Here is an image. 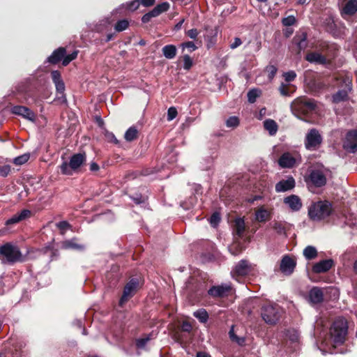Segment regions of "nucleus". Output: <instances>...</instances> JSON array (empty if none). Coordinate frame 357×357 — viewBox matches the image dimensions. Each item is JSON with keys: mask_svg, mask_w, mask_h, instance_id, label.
<instances>
[{"mask_svg": "<svg viewBox=\"0 0 357 357\" xmlns=\"http://www.w3.org/2000/svg\"><path fill=\"white\" fill-rule=\"evenodd\" d=\"M347 333V321L343 318L335 319L330 328L331 339L334 346L343 344L346 340Z\"/></svg>", "mask_w": 357, "mask_h": 357, "instance_id": "f257e3e1", "label": "nucleus"}, {"mask_svg": "<svg viewBox=\"0 0 357 357\" xmlns=\"http://www.w3.org/2000/svg\"><path fill=\"white\" fill-rule=\"evenodd\" d=\"M22 259V252L17 246L10 243L0 246V261L3 264H13Z\"/></svg>", "mask_w": 357, "mask_h": 357, "instance_id": "f03ea898", "label": "nucleus"}, {"mask_svg": "<svg viewBox=\"0 0 357 357\" xmlns=\"http://www.w3.org/2000/svg\"><path fill=\"white\" fill-rule=\"evenodd\" d=\"M332 206L328 201L312 203L308 208V215L314 221H320L330 215Z\"/></svg>", "mask_w": 357, "mask_h": 357, "instance_id": "7ed1b4c3", "label": "nucleus"}, {"mask_svg": "<svg viewBox=\"0 0 357 357\" xmlns=\"http://www.w3.org/2000/svg\"><path fill=\"white\" fill-rule=\"evenodd\" d=\"M86 158L84 153L74 154L71 156L69 162L64 161L60 165L61 172L65 175H72L84 163Z\"/></svg>", "mask_w": 357, "mask_h": 357, "instance_id": "20e7f679", "label": "nucleus"}, {"mask_svg": "<svg viewBox=\"0 0 357 357\" xmlns=\"http://www.w3.org/2000/svg\"><path fill=\"white\" fill-rule=\"evenodd\" d=\"M323 137L319 131L316 128H312L307 132L304 144L305 147L308 151H316L321 145Z\"/></svg>", "mask_w": 357, "mask_h": 357, "instance_id": "39448f33", "label": "nucleus"}, {"mask_svg": "<svg viewBox=\"0 0 357 357\" xmlns=\"http://www.w3.org/2000/svg\"><path fill=\"white\" fill-rule=\"evenodd\" d=\"M326 181V170L323 167L312 169L306 178L307 183L318 188L325 185Z\"/></svg>", "mask_w": 357, "mask_h": 357, "instance_id": "423d86ee", "label": "nucleus"}, {"mask_svg": "<svg viewBox=\"0 0 357 357\" xmlns=\"http://www.w3.org/2000/svg\"><path fill=\"white\" fill-rule=\"evenodd\" d=\"M261 317L268 324H275L280 319V310L277 305H266L261 308Z\"/></svg>", "mask_w": 357, "mask_h": 357, "instance_id": "0eeeda50", "label": "nucleus"}, {"mask_svg": "<svg viewBox=\"0 0 357 357\" xmlns=\"http://www.w3.org/2000/svg\"><path fill=\"white\" fill-rule=\"evenodd\" d=\"M335 291L333 288L312 287L308 292L307 300L312 305L320 304L324 301V294L328 291Z\"/></svg>", "mask_w": 357, "mask_h": 357, "instance_id": "6e6552de", "label": "nucleus"}, {"mask_svg": "<svg viewBox=\"0 0 357 357\" xmlns=\"http://www.w3.org/2000/svg\"><path fill=\"white\" fill-rule=\"evenodd\" d=\"M343 148L349 153L357 151V130H351L347 132L343 142Z\"/></svg>", "mask_w": 357, "mask_h": 357, "instance_id": "1a4fd4ad", "label": "nucleus"}, {"mask_svg": "<svg viewBox=\"0 0 357 357\" xmlns=\"http://www.w3.org/2000/svg\"><path fill=\"white\" fill-rule=\"evenodd\" d=\"M343 83L345 85L346 89L339 90L333 96V102L338 103L347 99L348 92L351 90V80L348 76H346L343 79Z\"/></svg>", "mask_w": 357, "mask_h": 357, "instance_id": "9d476101", "label": "nucleus"}, {"mask_svg": "<svg viewBox=\"0 0 357 357\" xmlns=\"http://www.w3.org/2000/svg\"><path fill=\"white\" fill-rule=\"evenodd\" d=\"M296 266V260L286 255L282 258L280 269L284 275H289L294 272Z\"/></svg>", "mask_w": 357, "mask_h": 357, "instance_id": "9b49d317", "label": "nucleus"}, {"mask_svg": "<svg viewBox=\"0 0 357 357\" xmlns=\"http://www.w3.org/2000/svg\"><path fill=\"white\" fill-rule=\"evenodd\" d=\"M11 112L13 114L21 116L24 119L31 122H34L36 121L35 113L26 107L15 105L11 108Z\"/></svg>", "mask_w": 357, "mask_h": 357, "instance_id": "f8f14e48", "label": "nucleus"}, {"mask_svg": "<svg viewBox=\"0 0 357 357\" xmlns=\"http://www.w3.org/2000/svg\"><path fill=\"white\" fill-rule=\"evenodd\" d=\"M251 265L245 259L241 260L231 271L233 278L247 275L251 271Z\"/></svg>", "mask_w": 357, "mask_h": 357, "instance_id": "ddd939ff", "label": "nucleus"}, {"mask_svg": "<svg viewBox=\"0 0 357 357\" xmlns=\"http://www.w3.org/2000/svg\"><path fill=\"white\" fill-rule=\"evenodd\" d=\"M138 285V281L137 279H132L127 283L124 287L123 295L120 298L119 305L122 306L127 301L129 297H131L133 294L134 291L136 289Z\"/></svg>", "mask_w": 357, "mask_h": 357, "instance_id": "4468645a", "label": "nucleus"}, {"mask_svg": "<svg viewBox=\"0 0 357 357\" xmlns=\"http://www.w3.org/2000/svg\"><path fill=\"white\" fill-rule=\"evenodd\" d=\"M230 290V284H222L211 287L208 291V294L213 298H222L226 296Z\"/></svg>", "mask_w": 357, "mask_h": 357, "instance_id": "2eb2a0df", "label": "nucleus"}, {"mask_svg": "<svg viewBox=\"0 0 357 357\" xmlns=\"http://www.w3.org/2000/svg\"><path fill=\"white\" fill-rule=\"evenodd\" d=\"M296 185L294 178L292 176H288L286 179L280 181L275 185V191L277 192H284L292 190Z\"/></svg>", "mask_w": 357, "mask_h": 357, "instance_id": "dca6fc26", "label": "nucleus"}, {"mask_svg": "<svg viewBox=\"0 0 357 357\" xmlns=\"http://www.w3.org/2000/svg\"><path fill=\"white\" fill-rule=\"evenodd\" d=\"M245 231V224L243 218H238L234 220L233 225L234 239L239 240L244 236Z\"/></svg>", "mask_w": 357, "mask_h": 357, "instance_id": "f3484780", "label": "nucleus"}, {"mask_svg": "<svg viewBox=\"0 0 357 357\" xmlns=\"http://www.w3.org/2000/svg\"><path fill=\"white\" fill-rule=\"evenodd\" d=\"M77 241L78 239L77 238L63 241L61 242L60 248L63 250L83 251L85 249L84 245L78 243Z\"/></svg>", "mask_w": 357, "mask_h": 357, "instance_id": "a211bd4d", "label": "nucleus"}, {"mask_svg": "<svg viewBox=\"0 0 357 357\" xmlns=\"http://www.w3.org/2000/svg\"><path fill=\"white\" fill-rule=\"evenodd\" d=\"M333 265V261L332 259H324L321 260L312 266V271L314 273H321L329 271Z\"/></svg>", "mask_w": 357, "mask_h": 357, "instance_id": "6ab92c4d", "label": "nucleus"}, {"mask_svg": "<svg viewBox=\"0 0 357 357\" xmlns=\"http://www.w3.org/2000/svg\"><path fill=\"white\" fill-rule=\"evenodd\" d=\"M296 162V158L289 152L283 153L278 160L279 165L283 168L293 167Z\"/></svg>", "mask_w": 357, "mask_h": 357, "instance_id": "aec40b11", "label": "nucleus"}, {"mask_svg": "<svg viewBox=\"0 0 357 357\" xmlns=\"http://www.w3.org/2000/svg\"><path fill=\"white\" fill-rule=\"evenodd\" d=\"M284 203L292 211H298L302 207V202L298 196L295 195H289L284 199Z\"/></svg>", "mask_w": 357, "mask_h": 357, "instance_id": "412c9836", "label": "nucleus"}, {"mask_svg": "<svg viewBox=\"0 0 357 357\" xmlns=\"http://www.w3.org/2000/svg\"><path fill=\"white\" fill-rule=\"evenodd\" d=\"M30 215H31V211L27 209H24V210L21 211L20 212L14 214L10 218L8 219L6 222V225H10L17 224V223L28 218L29 217H30Z\"/></svg>", "mask_w": 357, "mask_h": 357, "instance_id": "4be33fe9", "label": "nucleus"}, {"mask_svg": "<svg viewBox=\"0 0 357 357\" xmlns=\"http://www.w3.org/2000/svg\"><path fill=\"white\" fill-rule=\"evenodd\" d=\"M305 59L314 64L324 65L326 63V59L324 56L317 52H312L306 54Z\"/></svg>", "mask_w": 357, "mask_h": 357, "instance_id": "5701e85b", "label": "nucleus"}, {"mask_svg": "<svg viewBox=\"0 0 357 357\" xmlns=\"http://www.w3.org/2000/svg\"><path fill=\"white\" fill-rule=\"evenodd\" d=\"M357 11V0H349L343 7L341 14L345 16H351Z\"/></svg>", "mask_w": 357, "mask_h": 357, "instance_id": "b1692460", "label": "nucleus"}, {"mask_svg": "<svg viewBox=\"0 0 357 357\" xmlns=\"http://www.w3.org/2000/svg\"><path fill=\"white\" fill-rule=\"evenodd\" d=\"M271 218V211L267 210L264 206L259 207L255 211V219L259 222H264Z\"/></svg>", "mask_w": 357, "mask_h": 357, "instance_id": "393cba45", "label": "nucleus"}, {"mask_svg": "<svg viewBox=\"0 0 357 357\" xmlns=\"http://www.w3.org/2000/svg\"><path fill=\"white\" fill-rule=\"evenodd\" d=\"M66 54V49L64 47H59L55 50L52 54L47 57V60L49 63L56 64L61 60Z\"/></svg>", "mask_w": 357, "mask_h": 357, "instance_id": "a878e982", "label": "nucleus"}, {"mask_svg": "<svg viewBox=\"0 0 357 357\" xmlns=\"http://www.w3.org/2000/svg\"><path fill=\"white\" fill-rule=\"evenodd\" d=\"M272 228L278 235L284 237L287 236V222L282 221H275L272 223Z\"/></svg>", "mask_w": 357, "mask_h": 357, "instance_id": "bb28decb", "label": "nucleus"}, {"mask_svg": "<svg viewBox=\"0 0 357 357\" xmlns=\"http://www.w3.org/2000/svg\"><path fill=\"white\" fill-rule=\"evenodd\" d=\"M264 127L271 136L275 135L278 130V126L277 123L271 119H266L264 121Z\"/></svg>", "mask_w": 357, "mask_h": 357, "instance_id": "cd10ccee", "label": "nucleus"}, {"mask_svg": "<svg viewBox=\"0 0 357 357\" xmlns=\"http://www.w3.org/2000/svg\"><path fill=\"white\" fill-rule=\"evenodd\" d=\"M303 256L307 260L315 259L318 255L317 250L312 245H307L303 251Z\"/></svg>", "mask_w": 357, "mask_h": 357, "instance_id": "c85d7f7f", "label": "nucleus"}, {"mask_svg": "<svg viewBox=\"0 0 357 357\" xmlns=\"http://www.w3.org/2000/svg\"><path fill=\"white\" fill-rule=\"evenodd\" d=\"M162 54L168 59H174L176 54V47L174 45H167L162 47Z\"/></svg>", "mask_w": 357, "mask_h": 357, "instance_id": "c756f323", "label": "nucleus"}, {"mask_svg": "<svg viewBox=\"0 0 357 357\" xmlns=\"http://www.w3.org/2000/svg\"><path fill=\"white\" fill-rule=\"evenodd\" d=\"M234 243L229 247V250L232 255H238L244 249L243 245L238 240L234 239Z\"/></svg>", "mask_w": 357, "mask_h": 357, "instance_id": "7c9ffc66", "label": "nucleus"}, {"mask_svg": "<svg viewBox=\"0 0 357 357\" xmlns=\"http://www.w3.org/2000/svg\"><path fill=\"white\" fill-rule=\"evenodd\" d=\"M54 84L56 86L58 98L61 99L63 102H66L67 100H66V96L64 94V91H65L64 82L62 80V81L58 82L56 83H54Z\"/></svg>", "mask_w": 357, "mask_h": 357, "instance_id": "2f4dec72", "label": "nucleus"}, {"mask_svg": "<svg viewBox=\"0 0 357 357\" xmlns=\"http://www.w3.org/2000/svg\"><path fill=\"white\" fill-rule=\"evenodd\" d=\"M193 315L196 317L201 323H206L208 319V312L205 309L201 308L194 312Z\"/></svg>", "mask_w": 357, "mask_h": 357, "instance_id": "473e14b6", "label": "nucleus"}, {"mask_svg": "<svg viewBox=\"0 0 357 357\" xmlns=\"http://www.w3.org/2000/svg\"><path fill=\"white\" fill-rule=\"evenodd\" d=\"M295 103H298L300 105V108L301 109L303 107H305L307 110L312 111L316 107L315 102L314 100H301L294 102Z\"/></svg>", "mask_w": 357, "mask_h": 357, "instance_id": "72a5a7b5", "label": "nucleus"}, {"mask_svg": "<svg viewBox=\"0 0 357 357\" xmlns=\"http://www.w3.org/2000/svg\"><path fill=\"white\" fill-rule=\"evenodd\" d=\"M294 42L296 43L299 50H304L307 46V34L303 33L301 36L294 38Z\"/></svg>", "mask_w": 357, "mask_h": 357, "instance_id": "f704fd0d", "label": "nucleus"}, {"mask_svg": "<svg viewBox=\"0 0 357 357\" xmlns=\"http://www.w3.org/2000/svg\"><path fill=\"white\" fill-rule=\"evenodd\" d=\"M138 131L135 127L129 128L125 133V139L128 142H131L137 138Z\"/></svg>", "mask_w": 357, "mask_h": 357, "instance_id": "c9c22d12", "label": "nucleus"}, {"mask_svg": "<svg viewBox=\"0 0 357 357\" xmlns=\"http://www.w3.org/2000/svg\"><path fill=\"white\" fill-rule=\"evenodd\" d=\"M56 226L59 229L60 234L63 236H64L66 231L71 228V225L65 220L56 223Z\"/></svg>", "mask_w": 357, "mask_h": 357, "instance_id": "e433bc0d", "label": "nucleus"}, {"mask_svg": "<svg viewBox=\"0 0 357 357\" xmlns=\"http://www.w3.org/2000/svg\"><path fill=\"white\" fill-rule=\"evenodd\" d=\"M261 91L257 89H251L248 93V100L250 103H254L256 99L260 96Z\"/></svg>", "mask_w": 357, "mask_h": 357, "instance_id": "4c0bfd02", "label": "nucleus"}, {"mask_svg": "<svg viewBox=\"0 0 357 357\" xmlns=\"http://www.w3.org/2000/svg\"><path fill=\"white\" fill-rule=\"evenodd\" d=\"M229 335L230 339L232 341L236 342L238 344H239V345L243 344V343L245 342V339L243 337H239L235 334L234 330V326H232L231 328V329L229 330Z\"/></svg>", "mask_w": 357, "mask_h": 357, "instance_id": "58836bf2", "label": "nucleus"}, {"mask_svg": "<svg viewBox=\"0 0 357 357\" xmlns=\"http://www.w3.org/2000/svg\"><path fill=\"white\" fill-rule=\"evenodd\" d=\"M239 125V119L237 116L229 117L226 121V126L228 128H235Z\"/></svg>", "mask_w": 357, "mask_h": 357, "instance_id": "ea45409f", "label": "nucleus"}, {"mask_svg": "<svg viewBox=\"0 0 357 357\" xmlns=\"http://www.w3.org/2000/svg\"><path fill=\"white\" fill-rule=\"evenodd\" d=\"M286 336L291 342H297L298 340L299 334L297 331L294 329H289L286 331Z\"/></svg>", "mask_w": 357, "mask_h": 357, "instance_id": "a19ab883", "label": "nucleus"}, {"mask_svg": "<svg viewBox=\"0 0 357 357\" xmlns=\"http://www.w3.org/2000/svg\"><path fill=\"white\" fill-rule=\"evenodd\" d=\"M129 25V22L126 20H119L115 24L114 29L116 31H123L126 30Z\"/></svg>", "mask_w": 357, "mask_h": 357, "instance_id": "79ce46f5", "label": "nucleus"}, {"mask_svg": "<svg viewBox=\"0 0 357 357\" xmlns=\"http://www.w3.org/2000/svg\"><path fill=\"white\" fill-rule=\"evenodd\" d=\"M77 53V51H74L70 54H65L64 56L62 58V64L64 66H67L68 63H70V61L76 59Z\"/></svg>", "mask_w": 357, "mask_h": 357, "instance_id": "37998d69", "label": "nucleus"}, {"mask_svg": "<svg viewBox=\"0 0 357 357\" xmlns=\"http://www.w3.org/2000/svg\"><path fill=\"white\" fill-rule=\"evenodd\" d=\"M29 157H30L29 154L26 153V154L22 155L20 156L16 157L14 159L13 162L15 165H23L29 160Z\"/></svg>", "mask_w": 357, "mask_h": 357, "instance_id": "c03bdc74", "label": "nucleus"}, {"mask_svg": "<svg viewBox=\"0 0 357 357\" xmlns=\"http://www.w3.org/2000/svg\"><path fill=\"white\" fill-rule=\"evenodd\" d=\"M296 22V18L294 15H289L286 17H284L282 20V23L285 26H289L294 24Z\"/></svg>", "mask_w": 357, "mask_h": 357, "instance_id": "a18cd8bd", "label": "nucleus"}, {"mask_svg": "<svg viewBox=\"0 0 357 357\" xmlns=\"http://www.w3.org/2000/svg\"><path fill=\"white\" fill-rule=\"evenodd\" d=\"M192 60L189 55L185 54L183 56V68L185 70H190L192 66Z\"/></svg>", "mask_w": 357, "mask_h": 357, "instance_id": "49530a36", "label": "nucleus"}, {"mask_svg": "<svg viewBox=\"0 0 357 357\" xmlns=\"http://www.w3.org/2000/svg\"><path fill=\"white\" fill-rule=\"evenodd\" d=\"M178 114L177 110L174 107H171L167 110V119L168 121H171L174 119Z\"/></svg>", "mask_w": 357, "mask_h": 357, "instance_id": "de8ad7c7", "label": "nucleus"}, {"mask_svg": "<svg viewBox=\"0 0 357 357\" xmlns=\"http://www.w3.org/2000/svg\"><path fill=\"white\" fill-rule=\"evenodd\" d=\"M139 5H140L139 0H133V1L126 3V9L131 10V11H134L139 8Z\"/></svg>", "mask_w": 357, "mask_h": 357, "instance_id": "09e8293b", "label": "nucleus"}, {"mask_svg": "<svg viewBox=\"0 0 357 357\" xmlns=\"http://www.w3.org/2000/svg\"><path fill=\"white\" fill-rule=\"evenodd\" d=\"M266 70L268 73V78L272 79L275 77L278 68L273 65H269L266 67Z\"/></svg>", "mask_w": 357, "mask_h": 357, "instance_id": "8fccbe9b", "label": "nucleus"}, {"mask_svg": "<svg viewBox=\"0 0 357 357\" xmlns=\"http://www.w3.org/2000/svg\"><path fill=\"white\" fill-rule=\"evenodd\" d=\"M283 77L287 82H290L296 77V73L294 70L284 73Z\"/></svg>", "mask_w": 357, "mask_h": 357, "instance_id": "3c124183", "label": "nucleus"}, {"mask_svg": "<svg viewBox=\"0 0 357 357\" xmlns=\"http://www.w3.org/2000/svg\"><path fill=\"white\" fill-rule=\"evenodd\" d=\"M220 220V216L218 213H214L210 218V222L213 227H215L218 225Z\"/></svg>", "mask_w": 357, "mask_h": 357, "instance_id": "603ef678", "label": "nucleus"}, {"mask_svg": "<svg viewBox=\"0 0 357 357\" xmlns=\"http://www.w3.org/2000/svg\"><path fill=\"white\" fill-rule=\"evenodd\" d=\"M181 47L183 49H185V48L188 49L190 52H193L197 49V46L195 45V43L192 41H188V42L183 43L181 45Z\"/></svg>", "mask_w": 357, "mask_h": 357, "instance_id": "864d4df0", "label": "nucleus"}, {"mask_svg": "<svg viewBox=\"0 0 357 357\" xmlns=\"http://www.w3.org/2000/svg\"><path fill=\"white\" fill-rule=\"evenodd\" d=\"M279 91L281 93V95L284 96H289L291 94L290 92L289 91L287 84H285L284 83H282L281 85L280 86Z\"/></svg>", "mask_w": 357, "mask_h": 357, "instance_id": "5fc2aeb1", "label": "nucleus"}, {"mask_svg": "<svg viewBox=\"0 0 357 357\" xmlns=\"http://www.w3.org/2000/svg\"><path fill=\"white\" fill-rule=\"evenodd\" d=\"M155 8L160 11V13L168 10L169 8V3L168 2H162L158 4Z\"/></svg>", "mask_w": 357, "mask_h": 357, "instance_id": "6e6d98bb", "label": "nucleus"}, {"mask_svg": "<svg viewBox=\"0 0 357 357\" xmlns=\"http://www.w3.org/2000/svg\"><path fill=\"white\" fill-rule=\"evenodd\" d=\"M10 172V167L8 165L0 166V176L6 177Z\"/></svg>", "mask_w": 357, "mask_h": 357, "instance_id": "4d7b16f0", "label": "nucleus"}, {"mask_svg": "<svg viewBox=\"0 0 357 357\" xmlns=\"http://www.w3.org/2000/svg\"><path fill=\"white\" fill-rule=\"evenodd\" d=\"M150 340L149 337L141 338L137 340L136 345L138 348L142 349L145 347L146 343Z\"/></svg>", "mask_w": 357, "mask_h": 357, "instance_id": "13d9d810", "label": "nucleus"}, {"mask_svg": "<svg viewBox=\"0 0 357 357\" xmlns=\"http://www.w3.org/2000/svg\"><path fill=\"white\" fill-rule=\"evenodd\" d=\"M52 81L54 83L62 81L61 74L58 70H54L51 73Z\"/></svg>", "mask_w": 357, "mask_h": 357, "instance_id": "bf43d9fd", "label": "nucleus"}, {"mask_svg": "<svg viewBox=\"0 0 357 357\" xmlns=\"http://www.w3.org/2000/svg\"><path fill=\"white\" fill-rule=\"evenodd\" d=\"M199 33V32L198 31V30L197 29H192L188 30L186 32V34L190 38L196 39Z\"/></svg>", "mask_w": 357, "mask_h": 357, "instance_id": "052dcab7", "label": "nucleus"}, {"mask_svg": "<svg viewBox=\"0 0 357 357\" xmlns=\"http://www.w3.org/2000/svg\"><path fill=\"white\" fill-rule=\"evenodd\" d=\"M242 44V40L240 38H235L234 41L230 43L229 47L231 50L238 47Z\"/></svg>", "mask_w": 357, "mask_h": 357, "instance_id": "680f3d73", "label": "nucleus"}, {"mask_svg": "<svg viewBox=\"0 0 357 357\" xmlns=\"http://www.w3.org/2000/svg\"><path fill=\"white\" fill-rule=\"evenodd\" d=\"M181 328L185 332H190L192 330V326L188 321H184L182 324Z\"/></svg>", "mask_w": 357, "mask_h": 357, "instance_id": "e2e57ef3", "label": "nucleus"}, {"mask_svg": "<svg viewBox=\"0 0 357 357\" xmlns=\"http://www.w3.org/2000/svg\"><path fill=\"white\" fill-rule=\"evenodd\" d=\"M106 137L109 141L112 142L114 144H118L119 142L113 133L108 132L107 133Z\"/></svg>", "mask_w": 357, "mask_h": 357, "instance_id": "0e129e2a", "label": "nucleus"}, {"mask_svg": "<svg viewBox=\"0 0 357 357\" xmlns=\"http://www.w3.org/2000/svg\"><path fill=\"white\" fill-rule=\"evenodd\" d=\"M155 0H141L140 3L145 7L153 6Z\"/></svg>", "mask_w": 357, "mask_h": 357, "instance_id": "69168bd1", "label": "nucleus"}, {"mask_svg": "<svg viewBox=\"0 0 357 357\" xmlns=\"http://www.w3.org/2000/svg\"><path fill=\"white\" fill-rule=\"evenodd\" d=\"M149 13L151 15V18L152 17H157V16H158L159 15L161 14L160 13V11L155 7L152 10L149 12Z\"/></svg>", "mask_w": 357, "mask_h": 357, "instance_id": "338daca9", "label": "nucleus"}, {"mask_svg": "<svg viewBox=\"0 0 357 357\" xmlns=\"http://www.w3.org/2000/svg\"><path fill=\"white\" fill-rule=\"evenodd\" d=\"M196 357H211V356L204 351H199L196 354Z\"/></svg>", "mask_w": 357, "mask_h": 357, "instance_id": "774afa93", "label": "nucleus"}]
</instances>
